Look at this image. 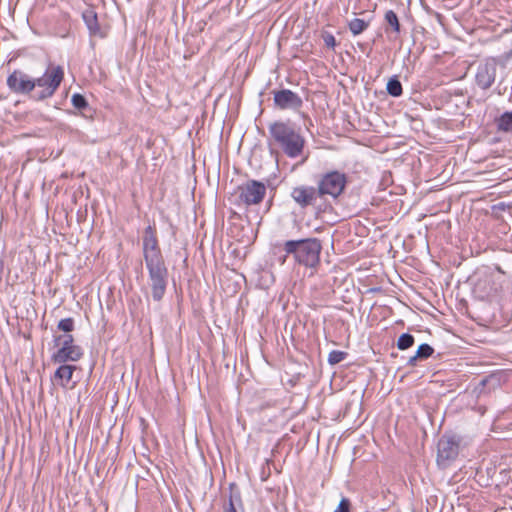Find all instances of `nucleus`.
I'll use <instances>...</instances> for the list:
<instances>
[{
	"label": "nucleus",
	"instance_id": "obj_19",
	"mask_svg": "<svg viewBox=\"0 0 512 512\" xmlns=\"http://www.w3.org/2000/svg\"><path fill=\"white\" fill-rule=\"evenodd\" d=\"M82 17L91 35L100 34L97 14L93 10L84 11Z\"/></svg>",
	"mask_w": 512,
	"mask_h": 512
},
{
	"label": "nucleus",
	"instance_id": "obj_7",
	"mask_svg": "<svg viewBox=\"0 0 512 512\" xmlns=\"http://www.w3.org/2000/svg\"><path fill=\"white\" fill-rule=\"evenodd\" d=\"M142 252L145 265L165 262L154 225H148L144 230Z\"/></svg>",
	"mask_w": 512,
	"mask_h": 512
},
{
	"label": "nucleus",
	"instance_id": "obj_22",
	"mask_svg": "<svg viewBox=\"0 0 512 512\" xmlns=\"http://www.w3.org/2000/svg\"><path fill=\"white\" fill-rule=\"evenodd\" d=\"M369 27V22L364 19L354 18L348 23L350 32L356 36L364 32Z\"/></svg>",
	"mask_w": 512,
	"mask_h": 512
},
{
	"label": "nucleus",
	"instance_id": "obj_10",
	"mask_svg": "<svg viewBox=\"0 0 512 512\" xmlns=\"http://www.w3.org/2000/svg\"><path fill=\"white\" fill-rule=\"evenodd\" d=\"M290 197L301 209H306L312 206L322 210L323 204H318L321 200L317 192V188L314 186L305 184L295 186L290 192Z\"/></svg>",
	"mask_w": 512,
	"mask_h": 512
},
{
	"label": "nucleus",
	"instance_id": "obj_9",
	"mask_svg": "<svg viewBox=\"0 0 512 512\" xmlns=\"http://www.w3.org/2000/svg\"><path fill=\"white\" fill-rule=\"evenodd\" d=\"M239 203L245 206L257 205L261 203L266 195V186L257 180H248L238 186Z\"/></svg>",
	"mask_w": 512,
	"mask_h": 512
},
{
	"label": "nucleus",
	"instance_id": "obj_3",
	"mask_svg": "<svg viewBox=\"0 0 512 512\" xmlns=\"http://www.w3.org/2000/svg\"><path fill=\"white\" fill-rule=\"evenodd\" d=\"M64 78V70L61 66H52L38 78H32L34 91L31 99L43 101L54 95Z\"/></svg>",
	"mask_w": 512,
	"mask_h": 512
},
{
	"label": "nucleus",
	"instance_id": "obj_27",
	"mask_svg": "<svg viewBox=\"0 0 512 512\" xmlns=\"http://www.w3.org/2000/svg\"><path fill=\"white\" fill-rule=\"evenodd\" d=\"M351 501L347 497H342L334 512H351Z\"/></svg>",
	"mask_w": 512,
	"mask_h": 512
},
{
	"label": "nucleus",
	"instance_id": "obj_23",
	"mask_svg": "<svg viewBox=\"0 0 512 512\" xmlns=\"http://www.w3.org/2000/svg\"><path fill=\"white\" fill-rule=\"evenodd\" d=\"M384 19L393 32H395L396 34L400 33L401 25L399 22V18L393 10L386 11Z\"/></svg>",
	"mask_w": 512,
	"mask_h": 512
},
{
	"label": "nucleus",
	"instance_id": "obj_28",
	"mask_svg": "<svg viewBox=\"0 0 512 512\" xmlns=\"http://www.w3.org/2000/svg\"><path fill=\"white\" fill-rule=\"evenodd\" d=\"M322 39L328 48L333 49L336 46V39L331 33L324 32L322 34Z\"/></svg>",
	"mask_w": 512,
	"mask_h": 512
},
{
	"label": "nucleus",
	"instance_id": "obj_29",
	"mask_svg": "<svg viewBox=\"0 0 512 512\" xmlns=\"http://www.w3.org/2000/svg\"><path fill=\"white\" fill-rule=\"evenodd\" d=\"M3 274H4V261L2 259H0V282L3 279Z\"/></svg>",
	"mask_w": 512,
	"mask_h": 512
},
{
	"label": "nucleus",
	"instance_id": "obj_4",
	"mask_svg": "<svg viewBox=\"0 0 512 512\" xmlns=\"http://www.w3.org/2000/svg\"><path fill=\"white\" fill-rule=\"evenodd\" d=\"M348 183V176L338 170H330L318 176L316 182L317 192L320 200L325 201L328 197L338 199L344 192Z\"/></svg>",
	"mask_w": 512,
	"mask_h": 512
},
{
	"label": "nucleus",
	"instance_id": "obj_15",
	"mask_svg": "<svg viewBox=\"0 0 512 512\" xmlns=\"http://www.w3.org/2000/svg\"><path fill=\"white\" fill-rule=\"evenodd\" d=\"M230 493L227 501L223 503V512H238L237 507L242 508L243 502L240 492L236 489V485L231 483L229 486Z\"/></svg>",
	"mask_w": 512,
	"mask_h": 512
},
{
	"label": "nucleus",
	"instance_id": "obj_14",
	"mask_svg": "<svg viewBox=\"0 0 512 512\" xmlns=\"http://www.w3.org/2000/svg\"><path fill=\"white\" fill-rule=\"evenodd\" d=\"M503 373L496 372L484 376L478 383L476 390L479 394L487 393L499 388L502 384Z\"/></svg>",
	"mask_w": 512,
	"mask_h": 512
},
{
	"label": "nucleus",
	"instance_id": "obj_21",
	"mask_svg": "<svg viewBox=\"0 0 512 512\" xmlns=\"http://www.w3.org/2000/svg\"><path fill=\"white\" fill-rule=\"evenodd\" d=\"M386 90L392 97H400L403 94V87L397 76H393L388 80Z\"/></svg>",
	"mask_w": 512,
	"mask_h": 512
},
{
	"label": "nucleus",
	"instance_id": "obj_17",
	"mask_svg": "<svg viewBox=\"0 0 512 512\" xmlns=\"http://www.w3.org/2000/svg\"><path fill=\"white\" fill-rule=\"evenodd\" d=\"M59 364H60V366L56 369V371L54 373V379L60 380L61 385L65 386L66 384H68L71 381L73 372L76 370V366L68 365L66 363H59Z\"/></svg>",
	"mask_w": 512,
	"mask_h": 512
},
{
	"label": "nucleus",
	"instance_id": "obj_1",
	"mask_svg": "<svg viewBox=\"0 0 512 512\" xmlns=\"http://www.w3.org/2000/svg\"><path fill=\"white\" fill-rule=\"evenodd\" d=\"M270 134V147L276 146L288 158H298L303 155L306 140L301 133V128L297 127L290 120L275 121L268 127ZM273 153V148H271Z\"/></svg>",
	"mask_w": 512,
	"mask_h": 512
},
{
	"label": "nucleus",
	"instance_id": "obj_8",
	"mask_svg": "<svg viewBox=\"0 0 512 512\" xmlns=\"http://www.w3.org/2000/svg\"><path fill=\"white\" fill-rule=\"evenodd\" d=\"M460 451V439L454 435H443L437 444V465L448 468L458 457Z\"/></svg>",
	"mask_w": 512,
	"mask_h": 512
},
{
	"label": "nucleus",
	"instance_id": "obj_5",
	"mask_svg": "<svg viewBox=\"0 0 512 512\" xmlns=\"http://www.w3.org/2000/svg\"><path fill=\"white\" fill-rule=\"evenodd\" d=\"M53 342L54 346L58 347L51 356L53 363L77 362L84 355L83 349L75 344L72 334L55 335Z\"/></svg>",
	"mask_w": 512,
	"mask_h": 512
},
{
	"label": "nucleus",
	"instance_id": "obj_12",
	"mask_svg": "<svg viewBox=\"0 0 512 512\" xmlns=\"http://www.w3.org/2000/svg\"><path fill=\"white\" fill-rule=\"evenodd\" d=\"M274 106L280 110H299L303 106L302 98L290 89L274 90Z\"/></svg>",
	"mask_w": 512,
	"mask_h": 512
},
{
	"label": "nucleus",
	"instance_id": "obj_11",
	"mask_svg": "<svg viewBox=\"0 0 512 512\" xmlns=\"http://www.w3.org/2000/svg\"><path fill=\"white\" fill-rule=\"evenodd\" d=\"M6 83L10 91L15 94L31 96L34 91L32 77L19 69L8 75Z\"/></svg>",
	"mask_w": 512,
	"mask_h": 512
},
{
	"label": "nucleus",
	"instance_id": "obj_2",
	"mask_svg": "<svg viewBox=\"0 0 512 512\" xmlns=\"http://www.w3.org/2000/svg\"><path fill=\"white\" fill-rule=\"evenodd\" d=\"M282 249L285 255L280 258L281 264H284L289 256H292L296 264L306 268L316 269L320 264L322 243L318 238L287 240L283 243Z\"/></svg>",
	"mask_w": 512,
	"mask_h": 512
},
{
	"label": "nucleus",
	"instance_id": "obj_16",
	"mask_svg": "<svg viewBox=\"0 0 512 512\" xmlns=\"http://www.w3.org/2000/svg\"><path fill=\"white\" fill-rule=\"evenodd\" d=\"M494 125L497 132L512 134V110L505 111L499 116L495 117Z\"/></svg>",
	"mask_w": 512,
	"mask_h": 512
},
{
	"label": "nucleus",
	"instance_id": "obj_25",
	"mask_svg": "<svg viewBox=\"0 0 512 512\" xmlns=\"http://www.w3.org/2000/svg\"><path fill=\"white\" fill-rule=\"evenodd\" d=\"M74 328L75 322L71 317L61 319L57 324V329L64 332V334H70Z\"/></svg>",
	"mask_w": 512,
	"mask_h": 512
},
{
	"label": "nucleus",
	"instance_id": "obj_18",
	"mask_svg": "<svg viewBox=\"0 0 512 512\" xmlns=\"http://www.w3.org/2000/svg\"><path fill=\"white\" fill-rule=\"evenodd\" d=\"M434 352L432 346L427 343H422L418 346L414 356L410 357L407 361L409 366H415L418 360H425L429 358Z\"/></svg>",
	"mask_w": 512,
	"mask_h": 512
},
{
	"label": "nucleus",
	"instance_id": "obj_20",
	"mask_svg": "<svg viewBox=\"0 0 512 512\" xmlns=\"http://www.w3.org/2000/svg\"><path fill=\"white\" fill-rule=\"evenodd\" d=\"M72 105L78 109L83 116H86V111L91 112L92 109L89 106L87 99L79 93H75L71 97Z\"/></svg>",
	"mask_w": 512,
	"mask_h": 512
},
{
	"label": "nucleus",
	"instance_id": "obj_26",
	"mask_svg": "<svg viewBox=\"0 0 512 512\" xmlns=\"http://www.w3.org/2000/svg\"><path fill=\"white\" fill-rule=\"evenodd\" d=\"M347 356H348L347 352L340 351V350H332L328 355V363L330 365H336V364L342 362L343 360H345Z\"/></svg>",
	"mask_w": 512,
	"mask_h": 512
},
{
	"label": "nucleus",
	"instance_id": "obj_13",
	"mask_svg": "<svg viewBox=\"0 0 512 512\" xmlns=\"http://www.w3.org/2000/svg\"><path fill=\"white\" fill-rule=\"evenodd\" d=\"M496 63L494 61H487L478 66L476 73V83L483 89H489L495 81L496 77Z\"/></svg>",
	"mask_w": 512,
	"mask_h": 512
},
{
	"label": "nucleus",
	"instance_id": "obj_6",
	"mask_svg": "<svg viewBox=\"0 0 512 512\" xmlns=\"http://www.w3.org/2000/svg\"><path fill=\"white\" fill-rule=\"evenodd\" d=\"M148 271V286L151 290L152 299L160 302L165 296L169 272L166 262L145 265Z\"/></svg>",
	"mask_w": 512,
	"mask_h": 512
},
{
	"label": "nucleus",
	"instance_id": "obj_24",
	"mask_svg": "<svg viewBox=\"0 0 512 512\" xmlns=\"http://www.w3.org/2000/svg\"><path fill=\"white\" fill-rule=\"evenodd\" d=\"M414 336L410 333H403L397 340V348L399 350H407L414 345Z\"/></svg>",
	"mask_w": 512,
	"mask_h": 512
}]
</instances>
